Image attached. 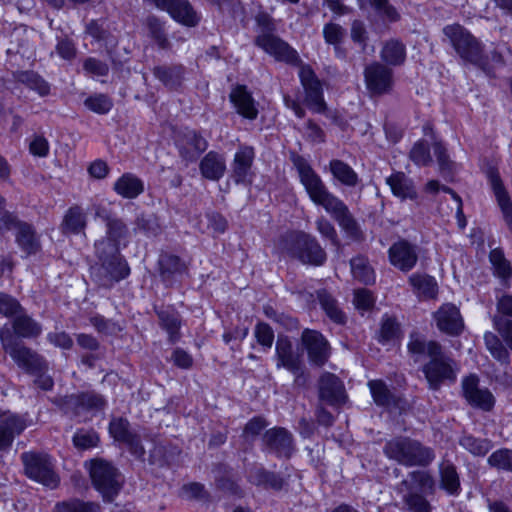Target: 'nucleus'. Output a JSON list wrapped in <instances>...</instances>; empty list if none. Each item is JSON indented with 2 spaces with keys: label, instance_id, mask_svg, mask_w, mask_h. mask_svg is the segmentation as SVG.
I'll return each mask as SVG.
<instances>
[{
  "label": "nucleus",
  "instance_id": "41",
  "mask_svg": "<svg viewBox=\"0 0 512 512\" xmlns=\"http://www.w3.org/2000/svg\"><path fill=\"white\" fill-rule=\"evenodd\" d=\"M329 169L333 177L338 180L341 184L354 187L358 183L357 173L347 163L333 159L329 163Z\"/></svg>",
  "mask_w": 512,
  "mask_h": 512
},
{
  "label": "nucleus",
  "instance_id": "55",
  "mask_svg": "<svg viewBox=\"0 0 512 512\" xmlns=\"http://www.w3.org/2000/svg\"><path fill=\"white\" fill-rule=\"evenodd\" d=\"M400 328L395 319L385 317L382 319L381 328L379 332V341L383 344L394 341L398 338Z\"/></svg>",
  "mask_w": 512,
  "mask_h": 512
},
{
  "label": "nucleus",
  "instance_id": "5",
  "mask_svg": "<svg viewBox=\"0 0 512 512\" xmlns=\"http://www.w3.org/2000/svg\"><path fill=\"white\" fill-rule=\"evenodd\" d=\"M383 452L387 458L407 467L428 466L435 458L433 450L409 437H395L386 442Z\"/></svg>",
  "mask_w": 512,
  "mask_h": 512
},
{
  "label": "nucleus",
  "instance_id": "44",
  "mask_svg": "<svg viewBox=\"0 0 512 512\" xmlns=\"http://www.w3.org/2000/svg\"><path fill=\"white\" fill-rule=\"evenodd\" d=\"M160 326L168 333L169 341L175 343L179 339L181 325L179 315L169 309L157 311Z\"/></svg>",
  "mask_w": 512,
  "mask_h": 512
},
{
  "label": "nucleus",
  "instance_id": "52",
  "mask_svg": "<svg viewBox=\"0 0 512 512\" xmlns=\"http://www.w3.org/2000/svg\"><path fill=\"white\" fill-rule=\"evenodd\" d=\"M368 386L375 403L379 406H389L394 402V397L385 383L381 380L369 381Z\"/></svg>",
  "mask_w": 512,
  "mask_h": 512
},
{
  "label": "nucleus",
  "instance_id": "3",
  "mask_svg": "<svg viewBox=\"0 0 512 512\" xmlns=\"http://www.w3.org/2000/svg\"><path fill=\"white\" fill-rule=\"evenodd\" d=\"M95 254L99 265L92 268V274L99 285L111 287L129 275L130 269L119 252V244L106 237L96 241Z\"/></svg>",
  "mask_w": 512,
  "mask_h": 512
},
{
  "label": "nucleus",
  "instance_id": "45",
  "mask_svg": "<svg viewBox=\"0 0 512 512\" xmlns=\"http://www.w3.org/2000/svg\"><path fill=\"white\" fill-rule=\"evenodd\" d=\"M55 512H101L99 504L83 501L78 498L61 501L55 504Z\"/></svg>",
  "mask_w": 512,
  "mask_h": 512
},
{
  "label": "nucleus",
  "instance_id": "58",
  "mask_svg": "<svg viewBox=\"0 0 512 512\" xmlns=\"http://www.w3.org/2000/svg\"><path fill=\"white\" fill-rule=\"evenodd\" d=\"M316 230L324 239H328L332 245L339 246V238L334 225L321 216L315 221Z\"/></svg>",
  "mask_w": 512,
  "mask_h": 512
},
{
  "label": "nucleus",
  "instance_id": "38",
  "mask_svg": "<svg viewBox=\"0 0 512 512\" xmlns=\"http://www.w3.org/2000/svg\"><path fill=\"white\" fill-rule=\"evenodd\" d=\"M490 262L494 269V274L500 278L504 287L510 286V279L512 277V266L505 258L501 249H493L489 254Z\"/></svg>",
  "mask_w": 512,
  "mask_h": 512
},
{
  "label": "nucleus",
  "instance_id": "23",
  "mask_svg": "<svg viewBox=\"0 0 512 512\" xmlns=\"http://www.w3.org/2000/svg\"><path fill=\"white\" fill-rule=\"evenodd\" d=\"M434 319L438 329L449 335H458L464 327L459 309L450 303L443 304L434 313Z\"/></svg>",
  "mask_w": 512,
  "mask_h": 512
},
{
  "label": "nucleus",
  "instance_id": "30",
  "mask_svg": "<svg viewBox=\"0 0 512 512\" xmlns=\"http://www.w3.org/2000/svg\"><path fill=\"white\" fill-rule=\"evenodd\" d=\"M277 367H284L289 371H298L302 364L301 356L293 351L291 341L287 337H279L276 341Z\"/></svg>",
  "mask_w": 512,
  "mask_h": 512
},
{
  "label": "nucleus",
  "instance_id": "29",
  "mask_svg": "<svg viewBox=\"0 0 512 512\" xmlns=\"http://www.w3.org/2000/svg\"><path fill=\"white\" fill-rule=\"evenodd\" d=\"M230 99L241 116L249 120L257 118L258 109L256 103L245 86L239 85L235 87L230 94Z\"/></svg>",
  "mask_w": 512,
  "mask_h": 512
},
{
  "label": "nucleus",
  "instance_id": "27",
  "mask_svg": "<svg viewBox=\"0 0 512 512\" xmlns=\"http://www.w3.org/2000/svg\"><path fill=\"white\" fill-rule=\"evenodd\" d=\"M166 12L173 20L187 27L197 26L201 19L188 0H174Z\"/></svg>",
  "mask_w": 512,
  "mask_h": 512
},
{
  "label": "nucleus",
  "instance_id": "25",
  "mask_svg": "<svg viewBox=\"0 0 512 512\" xmlns=\"http://www.w3.org/2000/svg\"><path fill=\"white\" fill-rule=\"evenodd\" d=\"M27 427L25 419L11 414L0 420V451H8L16 436Z\"/></svg>",
  "mask_w": 512,
  "mask_h": 512
},
{
  "label": "nucleus",
  "instance_id": "43",
  "mask_svg": "<svg viewBox=\"0 0 512 512\" xmlns=\"http://www.w3.org/2000/svg\"><path fill=\"white\" fill-rule=\"evenodd\" d=\"M317 298L321 308L325 311L326 315L337 324H344L346 316L339 308L338 302L326 290L317 292Z\"/></svg>",
  "mask_w": 512,
  "mask_h": 512
},
{
  "label": "nucleus",
  "instance_id": "34",
  "mask_svg": "<svg viewBox=\"0 0 512 512\" xmlns=\"http://www.w3.org/2000/svg\"><path fill=\"white\" fill-rule=\"evenodd\" d=\"M113 189L123 198L133 199L144 191V183L134 174L125 173L114 183Z\"/></svg>",
  "mask_w": 512,
  "mask_h": 512
},
{
  "label": "nucleus",
  "instance_id": "21",
  "mask_svg": "<svg viewBox=\"0 0 512 512\" xmlns=\"http://www.w3.org/2000/svg\"><path fill=\"white\" fill-rule=\"evenodd\" d=\"M263 442L269 452L278 457L289 458L294 450L292 434L282 427L267 430L263 435Z\"/></svg>",
  "mask_w": 512,
  "mask_h": 512
},
{
  "label": "nucleus",
  "instance_id": "22",
  "mask_svg": "<svg viewBox=\"0 0 512 512\" xmlns=\"http://www.w3.org/2000/svg\"><path fill=\"white\" fill-rule=\"evenodd\" d=\"M180 156L187 162H194L207 149V140L197 131L185 129L178 139Z\"/></svg>",
  "mask_w": 512,
  "mask_h": 512
},
{
  "label": "nucleus",
  "instance_id": "31",
  "mask_svg": "<svg viewBox=\"0 0 512 512\" xmlns=\"http://www.w3.org/2000/svg\"><path fill=\"white\" fill-rule=\"evenodd\" d=\"M12 327L14 333L22 338H37L42 333V325L29 316L25 309L14 317Z\"/></svg>",
  "mask_w": 512,
  "mask_h": 512
},
{
  "label": "nucleus",
  "instance_id": "33",
  "mask_svg": "<svg viewBox=\"0 0 512 512\" xmlns=\"http://www.w3.org/2000/svg\"><path fill=\"white\" fill-rule=\"evenodd\" d=\"M16 242L27 254H36L40 250V241L32 225L20 222L16 228Z\"/></svg>",
  "mask_w": 512,
  "mask_h": 512
},
{
  "label": "nucleus",
  "instance_id": "49",
  "mask_svg": "<svg viewBox=\"0 0 512 512\" xmlns=\"http://www.w3.org/2000/svg\"><path fill=\"white\" fill-rule=\"evenodd\" d=\"M17 81L36 91L40 96H46L50 92L49 84L33 71H22L17 74Z\"/></svg>",
  "mask_w": 512,
  "mask_h": 512
},
{
  "label": "nucleus",
  "instance_id": "39",
  "mask_svg": "<svg viewBox=\"0 0 512 512\" xmlns=\"http://www.w3.org/2000/svg\"><path fill=\"white\" fill-rule=\"evenodd\" d=\"M160 274L164 281H170L174 276L186 272L185 263L175 255L163 254L159 258Z\"/></svg>",
  "mask_w": 512,
  "mask_h": 512
},
{
  "label": "nucleus",
  "instance_id": "60",
  "mask_svg": "<svg viewBox=\"0 0 512 512\" xmlns=\"http://www.w3.org/2000/svg\"><path fill=\"white\" fill-rule=\"evenodd\" d=\"M128 234L126 224L119 218L114 217L106 224V238L119 244L120 240Z\"/></svg>",
  "mask_w": 512,
  "mask_h": 512
},
{
  "label": "nucleus",
  "instance_id": "16",
  "mask_svg": "<svg viewBox=\"0 0 512 512\" xmlns=\"http://www.w3.org/2000/svg\"><path fill=\"white\" fill-rule=\"evenodd\" d=\"M462 392L467 402L483 411H490L495 405V397L487 388H479L478 376L471 374L462 380Z\"/></svg>",
  "mask_w": 512,
  "mask_h": 512
},
{
  "label": "nucleus",
  "instance_id": "32",
  "mask_svg": "<svg viewBox=\"0 0 512 512\" xmlns=\"http://www.w3.org/2000/svg\"><path fill=\"white\" fill-rule=\"evenodd\" d=\"M386 184L390 187L393 195L401 199L417 198V192L411 179L403 172H396L386 178Z\"/></svg>",
  "mask_w": 512,
  "mask_h": 512
},
{
  "label": "nucleus",
  "instance_id": "35",
  "mask_svg": "<svg viewBox=\"0 0 512 512\" xmlns=\"http://www.w3.org/2000/svg\"><path fill=\"white\" fill-rule=\"evenodd\" d=\"M248 480L254 485L274 490H280L284 484L283 479L279 475L268 471L261 466H256L250 469Z\"/></svg>",
  "mask_w": 512,
  "mask_h": 512
},
{
  "label": "nucleus",
  "instance_id": "53",
  "mask_svg": "<svg viewBox=\"0 0 512 512\" xmlns=\"http://www.w3.org/2000/svg\"><path fill=\"white\" fill-rule=\"evenodd\" d=\"M410 160L417 166H428L432 163L430 147L424 140L417 141L409 152Z\"/></svg>",
  "mask_w": 512,
  "mask_h": 512
},
{
  "label": "nucleus",
  "instance_id": "8",
  "mask_svg": "<svg viewBox=\"0 0 512 512\" xmlns=\"http://www.w3.org/2000/svg\"><path fill=\"white\" fill-rule=\"evenodd\" d=\"M443 33L462 59L486 69L481 45L468 30L459 24H453L444 27Z\"/></svg>",
  "mask_w": 512,
  "mask_h": 512
},
{
  "label": "nucleus",
  "instance_id": "17",
  "mask_svg": "<svg viewBox=\"0 0 512 512\" xmlns=\"http://www.w3.org/2000/svg\"><path fill=\"white\" fill-rule=\"evenodd\" d=\"M388 258L392 266L402 272H409L418 262V247L405 239H400L389 248Z\"/></svg>",
  "mask_w": 512,
  "mask_h": 512
},
{
  "label": "nucleus",
  "instance_id": "12",
  "mask_svg": "<svg viewBox=\"0 0 512 512\" xmlns=\"http://www.w3.org/2000/svg\"><path fill=\"white\" fill-rule=\"evenodd\" d=\"M109 433L114 440L124 443L130 453L140 460H144L145 448L141 443V435L133 431L127 419L112 418L109 424Z\"/></svg>",
  "mask_w": 512,
  "mask_h": 512
},
{
  "label": "nucleus",
  "instance_id": "26",
  "mask_svg": "<svg viewBox=\"0 0 512 512\" xmlns=\"http://www.w3.org/2000/svg\"><path fill=\"white\" fill-rule=\"evenodd\" d=\"M152 72L154 77L170 90H177L185 79V68L180 64L157 65Z\"/></svg>",
  "mask_w": 512,
  "mask_h": 512
},
{
  "label": "nucleus",
  "instance_id": "2",
  "mask_svg": "<svg viewBox=\"0 0 512 512\" xmlns=\"http://www.w3.org/2000/svg\"><path fill=\"white\" fill-rule=\"evenodd\" d=\"M407 349L415 362L424 357L427 359L421 371L430 390L438 391L443 385L456 382L458 364L439 342L427 340L418 333H411Z\"/></svg>",
  "mask_w": 512,
  "mask_h": 512
},
{
  "label": "nucleus",
  "instance_id": "36",
  "mask_svg": "<svg viewBox=\"0 0 512 512\" xmlns=\"http://www.w3.org/2000/svg\"><path fill=\"white\" fill-rule=\"evenodd\" d=\"M408 281L419 297L433 299L437 296L438 285L432 276L414 273L409 277Z\"/></svg>",
  "mask_w": 512,
  "mask_h": 512
},
{
  "label": "nucleus",
  "instance_id": "4",
  "mask_svg": "<svg viewBox=\"0 0 512 512\" xmlns=\"http://www.w3.org/2000/svg\"><path fill=\"white\" fill-rule=\"evenodd\" d=\"M279 247L289 257L303 264L321 266L325 263L327 255L318 240L303 231H294L285 234Z\"/></svg>",
  "mask_w": 512,
  "mask_h": 512
},
{
  "label": "nucleus",
  "instance_id": "63",
  "mask_svg": "<svg viewBox=\"0 0 512 512\" xmlns=\"http://www.w3.org/2000/svg\"><path fill=\"white\" fill-rule=\"evenodd\" d=\"M147 27L150 35L155 39L161 48H166L168 40L164 31L163 23L154 16L147 18Z\"/></svg>",
  "mask_w": 512,
  "mask_h": 512
},
{
  "label": "nucleus",
  "instance_id": "24",
  "mask_svg": "<svg viewBox=\"0 0 512 512\" xmlns=\"http://www.w3.org/2000/svg\"><path fill=\"white\" fill-rule=\"evenodd\" d=\"M254 160V149L249 146H241L234 155L231 164L232 178L236 183L251 181V167Z\"/></svg>",
  "mask_w": 512,
  "mask_h": 512
},
{
  "label": "nucleus",
  "instance_id": "64",
  "mask_svg": "<svg viewBox=\"0 0 512 512\" xmlns=\"http://www.w3.org/2000/svg\"><path fill=\"white\" fill-rule=\"evenodd\" d=\"M494 328L502 336L509 348H512V320L501 316L493 318Z\"/></svg>",
  "mask_w": 512,
  "mask_h": 512
},
{
  "label": "nucleus",
  "instance_id": "40",
  "mask_svg": "<svg viewBox=\"0 0 512 512\" xmlns=\"http://www.w3.org/2000/svg\"><path fill=\"white\" fill-rule=\"evenodd\" d=\"M380 56L388 65H402L406 58L405 45L398 40L391 39L384 44Z\"/></svg>",
  "mask_w": 512,
  "mask_h": 512
},
{
  "label": "nucleus",
  "instance_id": "42",
  "mask_svg": "<svg viewBox=\"0 0 512 512\" xmlns=\"http://www.w3.org/2000/svg\"><path fill=\"white\" fill-rule=\"evenodd\" d=\"M86 227V215L79 206H73L66 212L63 222L62 230L64 233L78 234Z\"/></svg>",
  "mask_w": 512,
  "mask_h": 512
},
{
  "label": "nucleus",
  "instance_id": "28",
  "mask_svg": "<svg viewBox=\"0 0 512 512\" xmlns=\"http://www.w3.org/2000/svg\"><path fill=\"white\" fill-rule=\"evenodd\" d=\"M199 169L205 179L218 181L225 174L226 160L222 154L210 151L200 161Z\"/></svg>",
  "mask_w": 512,
  "mask_h": 512
},
{
  "label": "nucleus",
  "instance_id": "51",
  "mask_svg": "<svg viewBox=\"0 0 512 512\" xmlns=\"http://www.w3.org/2000/svg\"><path fill=\"white\" fill-rule=\"evenodd\" d=\"M433 148L441 175L444 178L451 176L455 171L456 164L450 160L446 148L441 142H435Z\"/></svg>",
  "mask_w": 512,
  "mask_h": 512
},
{
  "label": "nucleus",
  "instance_id": "54",
  "mask_svg": "<svg viewBox=\"0 0 512 512\" xmlns=\"http://www.w3.org/2000/svg\"><path fill=\"white\" fill-rule=\"evenodd\" d=\"M488 463L497 469L512 471V450L503 448L493 452Z\"/></svg>",
  "mask_w": 512,
  "mask_h": 512
},
{
  "label": "nucleus",
  "instance_id": "14",
  "mask_svg": "<svg viewBox=\"0 0 512 512\" xmlns=\"http://www.w3.org/2000/svg\"><path fill=\"white\" fill-rule=\"evenodd\" d=\"M255 42L256 45L273 56L277 61L298 66L299 68L301 65H304L295 49L272 34L260 35L256 38Z\"/></svg>",
  "mask_w": 512,
  "mask_h": 512
},
{
  "label": "nucleus",
  "instance_id": "50",
  "mask_svg": "<svg viewBox=\"0 0 512 512\" xmlns=\"http://www.w3.org/2000/svg\"><path fill=\"white\" fill-rule=\"evenodd\" d=\"M350 265L352 275L355 279L367 285L374 283V271L365 258L355 257L351 259Z\"/></svg>",
  "mask_w": 512,
  "mask_h": 512
},
{
  "label": "nucleus",
  "instance_id": "13",
  "mask_svg": "<svg viewBox=\"0 0 512 512\" xmlns=\"http://www.w3.org/2000/svg\"><path fill=\"white\" fill-rule=\"evenodd\" d=\"M255 42L256 45L273 56L277 61L298 66L299 68L301 65H304L295 49L272 34L260 35L256 38Z\"/></svg>",
  "mask_w": 512,
  "mask_h": 512
},
{
  "label": "nucleus",
  "instance_id": "10",
  "mask_svg": "<svg viewBox=\"0 0 512 512\" xmlns=\"http://www.w3.org/2000/svg\"><path fill=\"white\" fill-rule=\"evenodd\" d=\"M20 458L27 477L52 489L58 486L59 478L46 453L28 451L22 453Z\"/></svg>",
  "mask_w": 512,
  "mask_h": 512
},
{
  "label": "nucleus",
  "instance_id": "46",
  "mask_svg": "<svg viewBox=\"0 0 512 512\" xmlns=\"http://www.w3.org/2000/svg\"><path fill=\"white\" fill-rule=\"evenodd\" d=\"M440 485L449 494H457L460 488V480L456 467L445 462L440 465Z\"/></svg>",
  "mask_w": 512,
  "mask_h": 512
},
{
  "label": "nucleus",
  "instance_id": "15",
  "mask_svg": "<svg viewBox=\"0 0 512 512\" xmlns=\"http://www.w3.org/2000/svg\"><path fill=\"white\" fill-rule=\"evenodd\" d=\"M364 79L367 90L372 95L388 93L393 85V72L380 62H373L365 67Z\"/></svg>",
  "mask_w": 512,
  "mask_h": 512
},
{
  "label": "nucleus",
  "instance_id": "47",
  "mask_svg": "<svg viewBox=\"0 0 512 512\" xmlns=\"http://www.w3.org/2000/svg\"><path fill=\"white\" fill-rule=\"evenodd\" d=\"M484 341L487 350L495 360L503 365H508L510 363L509 352L497 335L492 332H486L484 334Z\"/></svg>",
  "mask_w": 512,
  "mask_h": 512
},
{
  "label": "nucleus",
  "instance_id": "37",
  "mask_svg": "<svg viewBox=\"0 0 512 512\" xmlns=\"http://www.w3.org/2000/svg\"><path fill=\"white\" fill-rule=\"evenodd\" d=\"M490 183L503 212L504 219L512 231V204L499 175L492 173L490 175Z\"/></svg>",
  "mask_w": 512,
  "mask_h": 512
},
{
  "label": "nucleus",
  "instance_id": "20",
  "mask_svg": "<svg viewBox=\"0 0 512 512\" xmlns=\"http://www.w3.org/2000/svg\"><path fill=\"white\" fill-rule=\"evenodd\" d=\"M319 399L332 406L345 403L346 394L343 382L334 374L324 372L318 382Z\"/></svg>",
  "mask_w": 512,
  "mask_h": 512
},
{
  "label": "nucleus",
  "instance_id": "61",
  "mask_svg": "<svg viewBox=\"0 0 512 512\" xmlns=\"http://www.w3.org/2000/svg\"><path fill=\"white\" fill-rule=\"evenodd\" d=\"M24 308L19 301L11 295L2 293L0 295V314L5 317H15Z\"/></svg>",
  "mask_w": 512,
  "mask_h": 512
},
{
  "label": "nucleus",
  "instance_id": "19",
  "mask_svg": "<svg viewBox=\"0 0 512 512\" xmlns=\"http://www.w3.org/2000/svg\"><path fill=\"white\" fill-rule=\"evenodd\" d=\"M105 404V399L93 391L71 394L63 399L64 409L70 410L76 415H80L83 412L100 411L105 407Z\"/></svg>",
  "mask_w": 512,
  "mask_h": 512
},
{
  "label": "nucleus",
  "instance_id": "11",
  "mask_svg": "<svg viewBox=\"0 0 512 512\" xmlns=\"http://www.w3.org/2000/svg\"><path fill=\"white\" fill-rule=\"evenodd\" d=\"M299 78L305 91V104L315 113H325L327 105L323 98L322 84L313 69L309 65H301Z\"/></svg>",
  "mask_w": 512,
  "mask_h": 512
},
{
  "label": "nucleus",
  "instance_id": "9",
  "mask_svg": "<svg viewBox=\"0 0 512 512\" xmlns=\"http://www.w3.org/2000/svg\"><path fill=\"white\" fill-rule=\"evenodd\" d=\"M90 477L94 488L106 501H112L121 489L119 471L105 460L96 459L91 462Z\"/></svg>",
  "mask_w": 512,
  "mask_h": 512
},
{
  "label": "nucleus",
  "instance_id": "18",
  "mask_svg": "<svg viewBox=\"0 0 512 512\" xmlns=\"http://www.w3.org/2000/svg\"><path fill=\"white\" fill-rule=\"evenodd\" d=\"M302 343L307 350L309 361L316 366H323L330 357V346L324 336L315 330H304Z\"/></svg>",
  "mask_w": 512,
  "mask_h": 512
},
{
  "label": "nucleus",
  "instance_id": "57",
  "mask_svg": "<svg viewBox=\"0 0 512 512\" xmlns=\"http://www.w3.org/2000/svg\"><path fill=\"white\" fill-rule=\"evenodd\" d=\"M362 6L370 5L375 8L383 17L390 22H395L399 19V14L396 9L389 4L388 0H360Z\"/></svg>",
  "mask_w": 512,
  "mask_h": 512
},
{
  "label": "nucleus",
  "instance_id": "6",
  "mask_svg": "<svg viewBox=\"0 0 512 512\" xmlns=\"http://www.w3.org/2000/svg\"><path fill=\"white\" fill-rule=\"evenodd\" d=\"M434 480L425 471L409 472L406 478L399 482L396 491L402 495L405 508L410 512H431L432 506L422 495L427 490H432Z\"/></svg>",
  "mask_w": 512,
  "mask_h": 512
},
{
  "label": "nucleus",
  "instance_id": "7",
  "mask_svg": "<svg viewBox=\"0 0 512 512\" xmlns=\"http://www.w3.org/2000/svg\"><path fill=\"white\" fill-rule=\"evenodd\" d=\"M0 342L3 350L26 373H42L47 369L45 359L35 350L15 338L9 329L3 328L0 330Z\"/></svg>",
  "mask_w": 512,
  "mask_h": 512
},
{
  "label": "nucleus",
  "instance_id": "1",
  "mask_svg": "<svg viewBox=\"0 0 512 512\" xmlns=\"http://www.w3.org/2000/svg\"><path fill=\"white\" fill-rule=\"evenodd\" d=\"M292 162L297 169L300 182L304 186L310 200L314 204L322 206L350 238L359 240L362 236V231L348 206L329 192L320 176L304 157L293 155Z\"/></svg>",
  "mask_w": 512,
  "mask_h": 512
},
{
  "label": "nucleus",
  "instance_id": "59",
  "mask_svg": "<svg viewBox=\"0 0 512 512\" xmlns=\"http://www.w3.org/2000/svg\"><path fill=\"white\" fill-rule=\"evenodd\" d=\"M90 323L99 333L106 335H115L122 330V327L118 323L106 319L101 315L91 317Z\"/></svg>",
  "mask_w": 512,
  "mask_h": 512
},
{
  "label": "nucleus",
  "instance_id": "62",
  "mask_svg": "<svg viewBox=\"0 0 512 512\" xmlns=\"http://www.w3.org/2000/svg\"><path fill=\"white\" fill-rule=\"evenodd\" d=\"M99 442L98 434L94 431L80 430L73 436L74 445L81 450L96 447Z\"/></svg>",
  "mask_w": 512,
  "mask_h": 512
},
{
  "label": "nucleus",
  "instance_id": "48",
  "mask_svg": "<svg viewBox=\"0 0 512 512\" xmlns=\"http://www.w3.org/2000/svg\"><path fill=\"white\" fill-rule=\"evenodd\" d=\"M459 445L474 456H484L492 448L488 439L476 438L470 434H464L459 439Z\"/></svg>",
  "mask_w": 512,
  "mask_h": 512
},
{
  "label": "nucleus",
  "instance_id": "56",
  "mask_svg": "<svg viewBox=\"0 0 512 512\" xmlns=\"http://www.w3.org/2000/svg\"><path fill=\"white\" fill-rule=\"evenodd\" d=\"M84 104L89 110L98 114L108 113L113 106L112 100L104 94L90 96L85 100Z\"/></svg>",
  "mask_w": 512,
  "mask_h": 512
}]
</instances>
